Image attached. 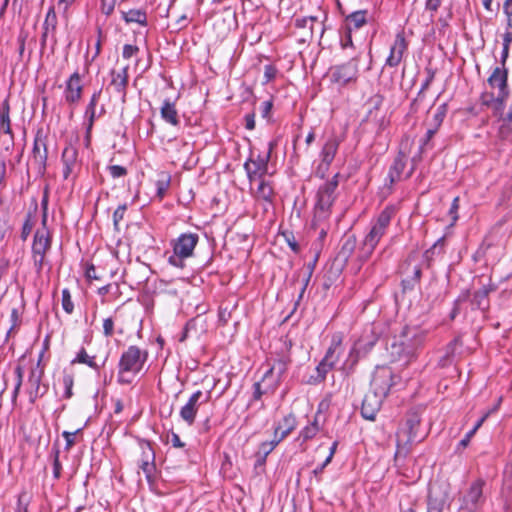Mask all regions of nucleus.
Masks as SVG:
<instances>
[{
    "label": "nucleus",
    "mask_w": 512,
    "mask_h": 512,
    "mask_svg": "<svg viewBox=\"0 0 512 512\" xmlns=\"http://www.w3.org/2000/svg\"><path fill=\"white\" fill-rule=\"evenodd\" d=\"M368 21V11L358 10L345 17V28L348 32L362 28Z\"/></svg>",
    "instance_id": "2f4dec72"
},
{
    "label": "nucleus",
    "mask_w": 512,
    "mask_h": 512,
    "mask_svg": "<svg viewBox=\"0 0 512 512\" xmlns=\"http://www.w3.org/2000/svg\"><path fill=\"white\" fill-rule=\"evenodd\" d=\"M448 494L439 486H430L427 496V512H443Z\"/></svg>",
    "instance_id": "aec40b11"
},
{
    "label": "nucleus",
    "mask_w": 512,
    "mask_h": 512,
    "mask_svg": "<svg viewBox=\"0 0 512 512\" xmlns=\"http://www.w3.org/2000/svg\"><path fill=\"white\" fill-rule=\"evenodd\" d=\"M122 18L126 23H137L142 26H147V14L142 9H131L129 11H122Z\"/></svg>",
    "instance_id": "e433bc0d"
},
{
    "label": "nucleus",
    "mask_w": 512,
    "mask_h": 512,
    "mask_svg": "<svg viewBox=\"0 0 512 512\" xmlns=\"http://www.w3.org/2000/svg\"><path fill=\"white\" fill-rule=\"evenodd\" d=\"M10 322H11V325L8 330V334L17 330L21 324V313L18 308H13L11 310Z\"/></svg>",
    "instance_id": "8fccbe9b"
},
{
    "label": "nucleus",
    "mask_w": 512,
    "mask_h": 512,
    "mask_svg": "<svg viewBox=\"0 0 512 512\" xmlns=\"http://www.w3.org/2000/svg\"><path fill=\"white\" fill-rule=\"evenodd\" d=\"M30 500V495L26 491H21L18 495L15 512H28Z\"/></svg>",
    "instance_id": "a19ab883"
},
{
    "label": "nucleus",
    "mask_w": 512,
    "mask_h": 512,
    "mask_svg": "<svg viewBox=\"0 0 512 512\" xmlns=\"http://www.w3.org/2000/svg\"><path fill=\"white\" fill-rule=\"evenodd\" d=\"M139 52V48L136 45L125 44L122 51V56L125 59H130L133 56L137 55Z\"/></svg>",
    "instance_id": "bf43d9fd"
},
{
    "label": "nucleus",
    "mask_w": 512,
    "mask_h": 512,
    "mask_svg": "<svg viewBox=\"0 0 512 512\" xmlns=\"http://www.w3.org/2000/svg\"><path fill=\"white\" fill-rule=\"evenodd\" d=\"M338 176L339 174H335L318 188L314 207V226H316L317 222L327 220L331 215V209L337 197Z\"/></svg>",
    "instance_id": "20e7f679"
},
{
    "label": "nucleus",
    "mask_w": 512,
    "mask_h": 512,
    "mask_svg": "<svg viewBox=\"0 0 512 512\" xmlns=\"http://www.w3.org/2000/svg\"><path fill=\"white\" fill-rule=\"evenodd\" d=\"M51 234L46 226H42L35 232L32 253H47L51 248Z\"/></svg>",
    "instance_id": "a878e982"
},
{
    "label": "nucleus",
    "mask_w": 512,
    "mask_h": 512,
    "mask_svg": "<svg viewBox=\"0 0 512 512\" xmlns=\"http://www.w3.org/2000/svg\"><path fill=\"white\" fill-rule=\"evenodd\" d=\"M148 358L147 350L136 345L129 346L121 355L118 363L117 382L131 384L134 377L142 370Z\"/></svg>",
    "instance_id": "7ed1b4c3"
},
{
    "label": "nucleus",
    "mask_w": 512,
    "mask_h": 512,
    "mask_svg": "<svg viewBox=\"0 0 512 512\" xmlns=\"http://www.w3.org/2000/svg\"><path fill=\"white\" fill-rule=\"evenodd\" d=\"M259 185L257 187V190L255 192V197L258 200H263L268 203H271L274 197V190L273 187L266 182L263 178L258 179Z\"/></svg>",
    "instance_id": "58836bf2"
},
{
    "label": "nucleus",
    "mask_w": 512,
    "mask_h": 512,
    "mask_svg": "<svg viewBox=\"0 0 512 512\" xmlns=\"http://www.w3.org/2000/svg\"><path fill=\"white\" fill-rule=\"evenodd\" d=\"M14 375L15 385L11 397L13 405H16L22 387H24V392L28 395L31 404H34L38 398L43 397L47 393L48 386L42 383L44 372L39 364H31L26 375L24 365L18 362L14 368Z\"/></svg>",
    "instance_id": "f257e3e1"
},
{
    "label": "nucleus",
    "mask_w": 512,
    "mask_h": 512,
    "mask_svg": "<svg viewBox=\"0 0 512 512\" xmlns=\"http://www.w3.org/2000/svg\"><path fill=\"white\" fill-rule=\"evenodd\" d=\"M117 0H101V12L109 16L115 8Z\"/></svg>",
    "instance_id": "e2e57ef3"
},
{
    "label": "nucleus",
    "mask_w": 512,
    "mask_h": 512,
    "mask_svg": "<svg viewBox=\"0 0 512 512\" xmlns=\"http://www.w3.org/2000/svg\"><path fill=\"white\" fill-rule=\"evenodd\" d=\"M33 222H32V216L30 213L27 214L26 219L23 223L22 229H21V239L25 241L33 229Z\"/></svg>",
    "instance_id": "3c124183"
},
{
    "label": "nucleus",
    "mask_w": 512,
    "mask_h": 512,
    "mask_svg": "<svg viewBox=\"0 0 512 512\" xmlns=\"http://www.w3.org/2000/svg\"><path fill=\"white\" fill-rule=\"evenodd\" d=\"M140 456L137 460L138 467L143 471L149 483L155 479L156 465H155V452L148 441H141L139 443Z\"/></svg>",
    "instance_id": "9d476101"
},
{
    "label": "nucleus",
    "mask_w": 512,
    "mask_h": 512,
    "mask_svg": "<svg viewBox=\"0 0 512 512\" xmlns=\"http://www.w3.org/2000/svg\"><path fill=\"white\" fill-rule=\"evenodd\" d=\"M469 297V291L466 290L461 293V295L454 301L453 309L450 313V318L453 320L459 314V305L461 302H464Z\"/></svg>",
    "instance_id": "864d4df0"
},
{
    "label": "nucleus",
    "mask_w": 512,
    "mask_h": 512,
    "mask_svg": "<svg viewBox=\"0 0 512 512\" xmlns=\"http://www.w3.org/2000/svg\"><path fill=\"white\" fill-rule=\"evenodd\" d=\"M62 384L64 386V394L63 397L66 399H70L73 396V385H74V377L72 374H64L62 378Z\"/></svg>",
    "instance_id": "37998d69"
},
{
    "label": "nucleus",
    "mask_w": 512,
    "mask_h": 512,
    "mask_svg": "<svg viewBox=\"0 0 512 512\" xmlns=\"http://www.w3.org/2000/svg\"><path fill=\"white\" fill-rule=\"evenodd\" d=\"M381 406V398L375 394H367L362 402L361 414L367 420H374Z\"/></svg>",
    "instance_id": "7c9ffc66"
},
{
    "label": "nucleus",
    "mask_w": 512,
    "mask_h": 512,
    "mask_svg": "<svg viewBox=\"0 0 512 512\" xmlns=\"http://www.w3.org/2000/svg\"><path fill=\"white\" fill-rule=\"evenodd\" d=\"M59 454H60L59 449H55L54 450V460H53V476L56 479L60 478L61 470H62V465L59 460Z\"/></svg>",
    "instance_id": "13d9d810"
},
{
    "label": "nucleus",
    "mask_w": 512,
    "mask_h": 512,
    "mask_svg": "<svg viewBox=\"0 0 512 512\" xmlns=\"http://www.w3.org/2000/svg\"><path fill=\"white\" fill-rule=\"evenodd\" d=\"M62 308L67 314H71L74 311V304L71 298V294L67 288L62 290Z\"/></svg>",
    "instance_id": "c03bdc74"
},
{
    "label": "nucleus",
    "mask_w": 512,
    "mask_h": 512,
    "mask_svg": "<svg viewBox=\"0 0 512 512\" xmlns=\"http://www.w3.org/2000/svg\"><path fill=\"white\" fill-rule=\"evenodd\" d=\"M10 110L9 96H7L0 104V133L8 135L13 144L14 133L11 127Z\"/></svg>",
    "instance_id": "cd10ccee"
},
{
    "label": "nucleus",
    "mask_w": 512,
    "mask_h": 512,
    "mask_svg": "<svg viewBox=\"0 0 512 512\" xmlns=\"http://www.w3.org/2000/svg\"><path fill=\"white\" fill-rule=\"evenodd\" d=\"M199 241L196 233H183L173 243V254L168 257V263L177 268L185 266L184 260L193 255Z\"/></svg>",
    "instance_id": "0eeeda50"
},
{
    "label": "nucleus",
    "mask_w": 512,
    "mask_h": 512,
    "mask_svg": "<svg viewBox=\"0 0 512 512\" xmlns=\"http://www.w3.org/2000/svg\"><path fill=\"white\" fill-rule=\"evenodd\" d=\"M111 85L114 87L115 91L122 94L123 97L126 95V88L128 85V66H125L120 70L111 71Z\"/></svg>",
    "instance_id": "473e14b6"
},
{
    "label": "nucleus",
    "mask_w": 512,
    "mask_h": 512,
    "mask_svg": "<svg viewBox=\"0 0 512 512\" xmlns=\"http://www.w3.org/2000/svg\"><path fill=\"white\" fill-rule=\"evenodd\" d=\"M320 431V427L311 426L308 424L305 426L299 433V438H301L304 442L314 438L317 433Z\"/></svg>",
    "instance_id": "de8ad7c7"
},
{
    "label": "nucleus",
    "mask_w": 512,
    "mask_h": 512,
    "mask_svg": "<svg viewBox=\"0 0 512 512\" xmlns=\"http://www.w3.org/2000/svg\"><path fill=\"white\" fill-rule=\"evenodd\" d=\"M481 99H482V104L483 105L489 106L491 103H495L497 109H502L503 108L504 103L502 105H500L497 102V97L495 98L493 94H488V93L483 94Z\"/></svg>",
    "instance_id": "338daca9"
},
{
    "label": "nucleus",
    "mask_w": 512,
    "mask_h": 512,
    "mask_svg": "<svg viewBox=\"0 0 512 512\" xmlns=\"http://www.w3.org/2000/svg\"><path fill=\"white\" fill-rule=\"evenodd\" d=\"M46 253H32L33 264L37 273H40L45 264Z\"/></svg>",
    "instance_id": "4d7b16f0"
},
{
    "label": "nucleus",
    "mask_w": 512,
    "mask_h": 512,
    "mask_svg": "<svg viewBox=\"0 0 512 512\" xmlns=\"http://www.w3.org/2000/svg\"><path fill=\"white\" fill-rule=\"evenodd\" d=\"M368 104L372 106V108L369 110L367 118H373L376 120L377 113L379 110V107L382 104V97L379 95L374 96L373 98H370Z\"/></svg>",
    "instance_id": "09e8293b"
},
{
    "label": "nucleus",
    "mask_w": 512,
    "mask_h": 512,
    "mask_svg": "<svg viewBox=\"0 0 512 512\" xmlns=\"http://www.w3.org/2000/svg\"><path fill=\"white\" fill-rule=\"evenodd\" d=\"M202 397H203L202 391L197 390L190 396L187 403L180 410V417L189 426L194 424L200 404L207 402L209 400L210 393H208V395L204 401H200V399Z\"/></svg>",
    "instance_id": "f3484780"
},
{
    "label": "nucleus",
    "mask_w": 512,
    "mask_h": 512,
    "mask_svg": "<svg viewBox=\"0 0 512 512\" xmlns=\"http://www.w3.org/2000/svg\"><path fill=\"white\" fill-rule=\"evenodd\" d=\"M392 215L393 210L389 207H386L380 212L376 220L372 223L370 231L364 237L362 245L359 249L358 260L360 263L357 268L358 270L360 269L362 263L370 258L377 244L385 235L390 225Z\"/></svg>",
    "instance_id": "f03ea898"
},
{
    "label": "nucleus",
    "mask_w": 512,
    "mask_h": 512,
    "mask_svg": "<svg viewBox=\"0 0 512 512\" xmlns=\"http://www.w3.org/2000/svg\"><path fill=\"white\" fill-rule=\"evenodd\" d=\"M447 110L448 107L446 103L439 105L435 111L431 124L436 127H440L443 123L444 118L446 117Z\"/></svg>",
    "instance_id": "79ce46f5"
},
{
    "label": "nucleus",
    "mask_w": 512,
    "mask_h": 512,
    "mask_svg": "<svg viewBox=\"0 0 512 512\" xmlns=\"http://www.w3.org/2000/svg\"><path fill=\"white\" fill-rule=\"evenodd\" d=\"M277 74V69L273 65H265L264 67V83L272 81Z\"/></svg>",
    "instance_id": "0e129e2a"
},
{
    "label": "nucleus",
    "mask_w": 512,
    "mask_h": 512,
    "mask_svg": "<svg viewBox=\"0 0 512 512\" xmlns=\"http://www.w3.org/2000/svg\"><path fill=\"white\" fill-rule=\"evenodd\" d=\"M405 340H403L399 346H402L404 355L410 360L415 356V351L418 347L422 346L425 340V334L423 332L417 331L414 332L411 338H408L407 334L403 335Z\"/></svg>",
    "instance_id": "bb28decb"
},
{
    "label": "nucleus",
    "mask_w": 512,
    "mask_h": 512,
    "mask_svg": "<svg viewBox=\"0 0 512 512\" xmlns=\"http://www.w3.org/2000/svg\"><path fill=\"white\" fill-rule=\"evenodd\" d=\"M83 92L81 76L78 71L74 72L66 82L64 91L65 101L69 104H76L80 101Z\"/></svg>",
    "instance_id": "412c9836"
},
{
    "label": "nucleus",
    "mask_w": 512,
    "mask_h": 512,
    "mask_svg": "<svg viewBox=\"0 0 512 512\" xmlns=\"http://www.w3.org/2000/svg\"><path fill=\"white\" fill-rule=\"evenodd\" d=\"M8 273V268L4 265H0V294L3 296L5 292L7 291V283L4 281V278L6 277Z\"/></svg>",
    "instance_id": "69168bd1"
},
{
    "label": "nucleus",
    "mask_w": 512,
    "mask_h": 512,
    "mask_svg": "<svg viewBox=\"0 0 512 512\" xmlns=\"http://www.w3.org/2000/svg\"><path fill=\"white\" fill-rule=\"evenodd\" d=\"M47 136L40 129L37 131L33 143V164L39 175H44L47 166L48 148Z\"/></svg>",
    "instance_id": "9b49d317"
},
{
    "label": "nucleus",
    "mask_w": 512,
    "mask_h": 512,
    "mask_svg": "<svg viewBox=\"0 0 512 512\" xmlns=\"http://www.w3.org/2000/svg\"><path fill=\"white\" fill-rule=\"evenodd\" d=\"M61 163L63 166V179L68 180L71 177L75 178L77 172L80 169L78 149L72 144H68L62 151Z\"/></svg>",
    "instance_id": "ddd939ff"
},
{
    "label": "nucleus",
    "mask_w": 512,
    "mask_h": 512,
    "mask_svg": "<svg viewBox=\"0 0 512 512\" xmlns=\"http://www.w3.org/2000/svg\"><path fill=\"white\" fill-rule=\"evenodd\" d=\"M297 426L294 414L290 413L277 422L274 428V437L278 442L284 440Z\"/></svg>",
    "instance_id": "b1692460"
},
{
    "label": "nucleus",
    "mask_w": 512,
    "mask_h": 512,
    "mask_svg": "<svg viewBox=\"0 0 512 512\" xmlns=\"http://www.w3.org/2000/svg\"><path fill=\"white\" fill-rule=\"evenodd\" d=\"M269 154H259L244 163V169L250 182L261 179L268 171Z\"/></svg>",
    "instance_id": "2eb2a0df"
},
{
    "label": "nucleus",
    "mask_w": 512,
    "mask_h": 512,
    "mask_svg": "<svg viewBox=\"0 0 512 512\" xmlns=\"http://www.w3.org/2000/svg\"><path fill=\"white\" fill-rule=\"evenodd\" d=\"M334 368H335V366H333L329 362H327L324 359H322L321 362L316 367V371H317V374H318V380L319 381L325 380L328 372L331 371Z\"/></svg>",
    "instance_id": "49530a36"
},
{
    "label": "nucleus",
    "mask_w": 512,
    "mask_h": 512,
    "mask_svg": "<svg viewBox=\"0 0 512 512\" xmlns=\"http://www.w3.org/2000/svg\"><path fill=\"white\" fill-rule=\"evenodd\" d=\"M171 184V176L166 172H161L155 182L156 196L162 200L166 195Z\"/></svg>",
    "instance_id": "ea45409f"
},
{
    "label": "nucleus",
    "mask_w": 512,
    "mask_h": 512,
    "mask_svg": "<svg viewBox=\"0 0 512 512\" xmlns=\"http://www.w3.org/2000/svg\"><path fill=\"white\" fill-rule=\"evenodd\" d=\"M508 70L506 67H496L488 78L492 88H498L497 102L502 105L509 96Z\"/></svg>",
    "instance_id": "4468645a"
},
{
    "label": "nucleus",
    "mask_w": 512,
    "mask_h": 512,
    "mask_svg": "<svg viewBox=\"0 0 512 512\" xmlns=\"http://www.w3.org/2000/svg\"><path fill=\"white\" fill-rule=\"evenodd\" d=\"M161 118L172 126H178L180 124L178 111L176 109L175 102L169 99L163 101L160 109Z\"/></svg>",
    "instance_id": "72a5a7b5"
},
{
    "label": "nucleus",
    "mask_w": 512,
    "mask_h": 512,
    "mask_svg": "<svg viewBox=\"0 0 512 512\" xmlns=\"http://www.w3.org/2000/svg\"><path fill=\"white\" fill-rule=\"evenodd\" d=\"M108 357L106 356L101 363H98L96 355H90L84 347H81L75 357L71 360V364H83L93 369L96 372L105 365Z\"/></svg>",
    "instance_id": "393cba45"
},
{
    "label": "nucleus",
    "mask_w": 512,
    "mask_h": 512,
    "mask_svg": "<svg viewBox=\"0 0 512 512\" xmlns=\"http://www.w3.org/2000/svg\"><path fill=\"white\" fill-rule=\"evenodd\" d=\"M396 378L392 370L388 367H378L373 375L371 385L374 388L372 394L378 397H385L391 387L396 384Z\"/></svg>",
    "instance_id": "1a4fd4ad"
},
{
    "label": "nucleus",
    "mask_w": 512,
    "mask_h": 512,
    "mask_svg": "<svg viewBox=\"0 0 512 512\" xmlns=\"http://www.w3.org/2000/svg\"><path fill=\"white\" fill-rule=\"evenodd\" d=\"M375 344V339L371 335L360 337L349 351L346 363L352 369L361 357L366 356Z\"/></svg>",
    "instance_id": "dca6fc26"
},
{
    "label": "nucleus",
    "mask_w": 512,
    "mask_h": 512,
    "mask_svg": "<svg viewBox=\"0 0 512 512\" xmlns=\"http://www.w3.org/2000/svg\"><path fill=\"white\" fill-rule=\"evenodd\" d=\"M342 343L343 335L341 333L333 334L330 346L328 347L323 359L335 366L343 352Z\"/></svg>",
    "instance_id": "c85d7f7f"
},
{
    "label": "nucleus",
    "mask_w": 512,
    "mask_h": 512,
    "mask_svg": "<svg viewBox=\"0 0 512 512\" xmlns=\"http://www.w3.org/2000/svg\"><path fill=\"white\" fill-rule=\"evenodd\" d=\"M360 53L345 64L332 68V80L340 85H346L355 81L358 76V59Z\"/></svg>",
    "instance_id": "f8f14e48"
},
{
    "label": "nucleus",
    "mask_w": 512,
    "mask_h": 512,
    "mask_svg": "<svg viewBox=\"0 0 512 512\" xmlns=\"http://www.w3.org/2000/svg\"><path fill=\"white\" fill-rule=\"evenodd\" d=\"M407 42L403 33H398L395 37L394 43L390 47V53L386 59V65L390 67L398 66L407 50Z\"/></svg>",
    "instance_id": "4be33fe9"
},
{
    "label": "nucleus",
    "mask_w": 512,
    "mask_h": 512,
    "mask_svg": "<svg viewBox=\"0 0 512 512\" xmlns=\"http://www.w3.org/2000/svg\"><path fill=\"white\" fill-rule=\"evenodd\" d=\"M434 77H435L434 71L431 70V69H427V77H426L425 81L421 85V88H420V91L418 93V96H421L429 88V86L431 85V83L434 80Z\"/></svg>",
    "instance_id": "680f3d73"
},
{
    "label": "nucleus",
    "mask_w": 512,
    "mask_h": 512,
    "mask_svg": "<svg viewBox=\"0 0 512 512\" xmlns=\"http://www.w3.org/2000/svg\"><path fill=\"white\" fill-rule=\"evenodd\" d=\"M79 431L80 429L76 430L75 432L64 431L62 433V436L66 441L65 450L69 451L75 445L74 437Z\"/></svg>",
    "instance_id": "052dcab7"
},
{
    "label": "nucleus",
    "mask_w": 512,
    "mask_h": 512,
    "mask_svg": "<svg viewBox=\"0 0 512 512\" xmlns=\"http://www.w3.org/2000/svg\"><path fill=\"white\" fill-rule=\"evenodd\" d=\"M108 171L112 178H120L127 175L128 171L126 167L120 165H110L108 166Z\"/></svg>",
    "instance_id": "6e6d98bb"
},
{
    "label": "nucleus",
    "mask_w": 512,
    "mask_h": 512,
    "mask_svg": "<svg viewBox=\"0 0 512 512\" xmlns=\"http://www.w3.org/2000/svg\"><path fill=\"white\" fill-rule=\"evenodd\" d=\"M279 443L280 442H278L275 438H273L271 441L262 442L257 453L263 457H267Z\"/></svg>",
    "instance_id": "a18cd8bd"
},
{
    "label": "nucleus",
    "mask_w": 512,
    "mask_h": 512,
    "mask_svg": "<svg viewBox=\"0 0 512 512\" xmlns=\"http://www.w3.org/2000/svg\"><path fill=\"white\" fill-rule=\"evenodd\" d=\"M57 27V15L53 7H50L43 24L44 32L42 33V43L46 42V39L50 32L54 33Z\"/></svg>",
    "instance_id": "4c0bfd02"
},
{
    "label": "nucleus",
    "mask_w": 512,
    "mask_h": 512,
    "mask_svg": "<svg viewBox=\"0 0 512 512\" xmlns=\"http://www.w3.org/2000/svg\"><path fill=\"white\" fill-rule=\"evenodd\" d=\"M115 333V322L112 317L105 318L103 320V335L106 338H110Z\"/></svg>",
    "instance_id": "603ef678"
},
{
    "label": "nucleus",
    "mask_w": 512,
    "mask_h": 512,
    "mask_svg": "<svg viewBox=\"0 0 512 512\" xmlns=\"http://www.w3.org/2000/svg\"><path fill=\"white\" fill-rule=\"evenodd\" d=\"M101 93L102 91L101 90H98L96 92L93 93L86 109H85V113H84V117L86 119V123H85V127H86V135H85V139H86V142L87 144L90 142V138H91V132H92V128H93V125H94V122L97 118H99L103 113H105V109L104 107L102 106L99 110V112L97 113L96 111V106L98 104V101L100 99V96H101Z\"/></svg>",
    "instance_id": "a211bd4d"
},
{
    "label": "nucleus",
    "mask_w": 512,
    "mask_h": 512,
    "mask_svg": "<svg viewBox=\"0 0 512 512\" xmlns=\"http://www.w3.org/2000/svg\"><path fill=\"white\" fill-rule=\"evenodd\" d=\"M420 418L417 414L409 415L405 423L399 428L396 434V456L405 457L411 450L412 445L421 442L424 435L418 433Z\"/></svg>",
    "instance_id": "39448f33"
},
{
    "label": "nucleus",
    "mask_w": 512,
    "mask_h": 512,
    "mask_svg": "<svg viewBox=\"0 0 512 512\" xmlns=\"http://www.w3.org/2000/svg\"><path fill=\"white\" fill-rule=\"evenodd\" d=\"M458 209H459V197H455L452 201L451 207L449 209V215L451 216L453 222L458 219Z\"/></svg>",
    "instance_id": "774afa93"
},
{
    "label": "nucleus",
    "mask_w": 512,
    "mask_h": 512,
    "mask_svg": "<svg viewBox=\"0 0 512 512\" xmlns=\"http://www.w3.org/2000/svg\"><path fill=\"white\" fill-rule=\"evenodd\" d=\"M497 285L492 282L491 279L487 283H483L482 286L474 291L471 298V305L473 309H479L481 311H487L490 307L489 294L495 292Z\"/></svg>",
    "instance_id": "6ab92c4d"
},
{
    "label": "nucleus",
    "mask_w": 512,
    "mask_h": 512,
    "mask_svg": "<svg viewBox=\"0 0 512 512\" xmlns=\"http://www.w3.org/2000/svg\"><path fill=\"white\" fill-rule=\"evenodd\" d=\"M341 142L342 139L336 134H332L326 139L319 154L320 163L318 164L315 171L316 176L322 179L326 176V173L328 172L329 167L337 154Z\"/></svg>",
    "instance_id": "6e6552de"
},
{
    "label": "nucleus",
    "mask_w": 512,
    "mask_h": 512,
    "mask_svg": "<svg viewBox=\"0 0 512 512\" xmlns=\"http://www.w3.org/2000/svg\"><path fill=\"white\" fill-rule=\"evenodd\" d=\"M356 237L354 235L348 236L342 246L340 251L337 254L336 260L340 261L342 264L347 263L349 258L352 256L355 248H356Z\"/></svg>",
    "instance_id": "c9c22d12"
},
{
    "label": "nucleus",
    "mask_w": 512,
    "mask_h": 512,
    "mask_svg": "<svg viewBox=\"0 0 512 512\" xmlns=\"http://www.w3.org/2000/svg\"><path fill=\"white\" fill-rule=\"evenodd\" d=\"M313 269H314V266L309 265L306 268H302L295 272V275H294L295 281H296V283H298L300 285L297 302L303 298V295H304L306 288H307V286L310 282V279L312 277Z\"/></svg>",
    "instance_id": "f704fd0d"
},
{
    "label": "nucleus",
    "mask_w": 512,
    "mask_h": 512,
    "mask_svg": "<svg viewBox=\"0 0 512 512\" xmlns=\"http://www.w3.org/2000/svg\"><path fill=\"white\" fill-rule=\"evenodd\" d=\"M406 167V156L404 153L400 152L394 159L393 164L391 165L387 180L389 187H392L395 183L402 180V174Z\"/></svg>",
    "instance_id": "c756f323"
},
{
    "label": "nucleus",
    "mask_w": 512,
    "mask_h": 512,
    "mask_svg": "<svg viewBox=\"0 0 512 512\" xmlns=\"http://www.w3.org/2000/svg\"><path fill=\"white\" fill-rule=\"evenodd\" d=\"M288 368V361L285 359H278L274 364L264 373L262 381L265 382L270 378L274 377L273 382L269 384V387L274 390L281 381L283 375L286 373Z\"/></svg>",
    "instance_id": "5701e85b"
},
{
    "label": "nucleus",
    "mask_w": 512,
    "mask_h": 512,
    "mask_svg": "<svg viewBox=\"0 0 512 512\" xmlns=\"http://www.w3.org/2000/svg\"><path fill=\"white\" fill-rule=\"evenodd\" d=\"M485 486L486 482L481 478L473 481L459 498V512H483L486 503Z\"/></svg>",
    "instance_id": "423d86ee"
},
{
    "label": "nucleus",
    "mask_w": 512,
    "mask_h": 512,
    "mask_svg": "<svg viewBox=\"0 0 512 512\" xmlns=\"http://www.w3.org/2000/svg\"><path fill=\"white\" fill-rule=\"evenodd\" d=\"M127 210V205L123 204L118 206V208L113 213V223L116 230H119V223L124 218L125 212Z\"/></svg>",
    "instance_id": "5fc2aeb1"
}]
</instances>
